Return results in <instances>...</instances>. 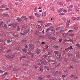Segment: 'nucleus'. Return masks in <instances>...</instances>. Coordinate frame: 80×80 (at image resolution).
<instances>
[{
    "instance_id": "obj_3",
    "label": "nucleus",
    "mask_w": 80,
    "mask_h": 80,
    "mask_svg": "<svg viewBox=\"0 0 80 80\" xmlns=\"http://www.w3.org/2000/svg\"><path fill=\"white\" fill-rule=\"evenodd\" d=\"M40 62L42 65H46L47 64L46 61L43 59H41Z\"/></svg>"
},
{
    "instance_id": "obj_23",
    "label": "nucleus",
    "mask_w": 80,
    "mask_h": 80,
    "mask_svg": "<svg viewBox=\"0 0 80 80\" xmlns=\"http://www.w3.org/2000/svg\"><path fill=\"white\" fill-rule=\"evenodd\" d=\"M51 25V23H48L46 25H45V27H50Z\"/></svg>"
},
{
    "instance_id": "obj_49",
    "label": "nucleus",
    "mask_w": 80,
    "mask_h": 80,
    "mask_svg": "<svg viewBox=\"0 0 80 80\" xmlns=\"http://www.w3.org/2000/svg\"><path fill=\"white\" fill-rule=\"evenodd\" d=\"M38 78V79H39V80H43V78H42L41 77H39Z\"/></svg>"
},
{
    "instance_id": "obj_8",
    "label": "nucleus",
    "mask_w": 80,
    "mask_h": 80,
    "mask_svg": "<svg viewBox=\"0 0 80 80\" xmlns=\"http://www.w3.org/2000/svg\"><path fill=\"white\" fill-rule=\"evenodd\" d=\"M52 74L53 75H56L58 74L57 71H53L52 72Z\"/></svg>"
},
{
    "instance_id": "obj_27",
    "label": "nucleus",
    "mask_w": 80,
    "mask_h": 80,
    "mask_svg": "<svg viewBox=\"0 0 80 80\" xmlns=\"http://www.w3.org/2000/svg\"><path fill=\"white\" fill-rule=\"evenodd\" d=\"M28 46L30 47V48H31L33 46V45L32 44H29L28 45Z\"/></svg>"
},
{
    "instance_id": "obj_52",
    "label": "nucleus",
    "mask_w": 80,
    "mask_h": 80,
    "mask_svg": "<svg viewBox=\"0 0 80 80\" xmlns=\"http://www.w3.org/2000/svg\"><path fill=\"white\" fill-rule=\"evenodd\" d=\"M3 23V21L0 22V25H2V23Z\"/></svg>"
},
{
    "instance_id": "obj_41",
    "label": "nucleus",
    "mask_w": 80,
    "mask_h": 80,
    "mask_svg": "<svg viewBox=\"0 0 80 80\" xmlns=\"http://www.w3.org/2000/svg\"><path fill=\"white\" fill-rule=\"evenodd\" d=\"M26 57H27L26 56H22L21 57V58H25Z\"/></svg>"
},
{
    "instance_id": "obj_47",
    "label": "nucleus",
    "mask_w": 80,
    "mask_h": 80,
    "mask_svg": "<svg viewBox=\"0 0 80 80\" xmlns=\"http://www.w3.org/2000/svg\"><path fill=\"white\" fill-rule=\"evenodd\" d=\"M63 40V39L62 38L61 39H59V41L60 42H62V41Z\"/></svg>"
},
{
    "instance_id": "obj_54",
    "label": "nucleus",
    "mask_w": 80,
    "mask_h": 80,
    "mask_svg": "<svg viewBox=\"0 0 80 80\" xmlns=\"http://www.w3.org/2000/svg\"><path fill=\"white\" fill-rule=\"evenodd\" d=\"M71 60L72 62H75V60L74 59H72Z\"/></svg>"
},
{
    "instance_id": "obj_1",
    "label": "nucleus",
    "mask_w": 80,
    "mask_h": 80,
    "mask_svg": "<svg viewBox=\"0 0 80 80\" xmlns=\"http://www.w3.org/2000/svg\"><path fill=\"white\" fill-rule=\"evenodd\" d=\"M54 28L53 26H52L49 28L46 29V32H48L47 34L48 35L50 36L52 34L55 33V31L53 29Z\"/></svg>"
},
{
    "instance_id": "obj_18",
    "label": "nucleus",
    "mask_w": 80,
    "mask_h": 80,
    "mask_svg": "<svg viewBox=\"0 0 80 80\" xmlns=\"http://www.w3.org/2000/svg\"><path fill=\"white\" fill-rule=\"evenodd\" d=\"M32 67L33 68H35L36 69H37V68H38V66L34 65Z\"/></svg>"
},
{
    "instance_id": "obj_30",
    "label": "nucleus",
    "mask_w": 80,
    "mask_h": 80,
    "mask_svg": "<svg viewBox=\"0 0 80 80\" xmlns=\"http://www.w3.org/2000/svg\"><path fill=\"white\" fill-rule=\"evenodd\" d=\"M35 53H36L37 54H40V51L36 50V51L35 52Z\"/></svg>"
},
{
    "instance_id": "obj_44",
    "label": "nucleus",
    "mask_w": 80,
    "mask_h": 80,
    "mask_svg": "<svg viewBox=\"0 0 80 80\" xmlns=\"http://www.w3.org/2000/svg\"><path fill=\"white\" fill-rule=\"evenodd\" d=\"M67 40L65 39L62 41V43H64L65 42H67Z\"/></svg>"
},
{
    "instance_id": "obj_42",
    "label": "nucleus",
    "mask_w": 80,
    "mask_h": 80,
    "mask_svg": "<svg viewBox=\"0 0 80 80\" xmlns=\"http://www.w3.org/2000/svg\"><path fill=\"white\" fill-rule=\"evenodd\" d=\"M64 32V30L63 29H62L60 30V33H63Z\"/></svg>"
},
{
    "instance_id": "obj_11",
    "label": "nucleus",
    "mask_w": 80,
    "mask_h": 80,
    "mask_svg": "<svg viewBox=\"0 0 80 80\" xmlns=\"http://www.w3.org/2000/svg\"><path fill=\"white\" fill-rule=\"evenodd\" d=\"M58 4L60 5H63V2H62L61 1H58L57 2Z\"/></svg>"
},
{
    "instance_id": "obj_56",
    "label": "nucleus",
    "mask_w": 80,
    "mask_h": 80,
    "mask_svg": "<svg viewBox=\"0 0 80 80\" xmlns=\"http://www.w3.org/2000/svg\"><path fill=\"white\" fill-rule=\"evenodd\" d=\"M60 27L57 28H56V30H60Z\"/></svg>"
},
{
    "instance_id": "obj_17",
    "label": "nucleus",
    "mask_w": 80,
    "mask_h": 80,
    "mask_svg": "<svg viewBox=\"0 0 80 80\" xmlns=\"http://www.w3.org/2000/svg\"><path fill=\"white\" fill-rule=\"evenodd\" d=\"M22 66L23 67H26V66H28V64H21Z\"/></svg>"
},
{
    "instance_id": "obj_12",
    "label": "nucleus",
    "mask_w": 80,
    "mask_h": 80,
    "mask_svg": "<svg viewBox=\"0 0 80 80\" xmlns=\"http://www.w3.org/2000/svg\"><path fill=\"white\" fill-rule=\"evenodd\" d=\"M8 74V72H6L3 74L1 75V77H4V76H5L6 75H7Z\"/></svg>"
},
{
    "instance_id": "obj_40",
    "label": "nucleus",
    "mask_w": 80,
    "mask_h": 80,
    "mask_svg": "<svg viewBox=\"0 0 80 80\" xmlns=\"http://www.w3.org/2000/svg\"><path fill=\"white\" fill-rule=\"evenodd\" d=\"M69 36H70L71 37H74V34H70L69 35Z\"/></svg>"
},
{
    "instance_id": "obj_20",
    "label": "nucleus",
    "mask_w": 80,
    "mask_h": 80,
    "mask_svg": "<svg viewBox=\"0 0 80 80\" xmlns=\"http://www.w3.org/2000/svg\"><path fill=\"white\" fill-rule=\"evenodd\" d=\"M11 52V49L9 48L7 50L6 52V53H9Z\"/></svg>"
},
{
    "instance_id": "obj_51",
    "label": "nucleus",
    "mask_w": 80,
    "mask_h": 80,
    "mask_svg": "<svg viewBox=\"0 0 80 80\" xmlns=\"http://www.w3.org/2000/svg\"><path fill=\"white\" fill-rule=\"evenodd\" d=\"M39 42H40V41H36L35 42V43H36V44H38V43H39Z\"/></svg>"
},
{
    "instance_id": "obj_45",
    "label": "nucleus",
    "mask_w": 80,
    "mask_h": 80,
    "mask_svg": "<svg viewBox=\"0 0 80 80\" xmlns=\"http://www.w3.org/2000/svg\"><path fill=\"white\" fill-rule=\"evenodd\" d=\"M29 18L31 20L33 19V17L32 16H29Z\"/></svg>"
},
{
    "instance_id": "obj_43",
    "label": "nucleus",
    "mask_w": 80,
    "mask_h": 80,
    "mask_svg": "<svg viewBox=\"0 0 80 80\" xmlns=\"http://www.w3.org/2000/svg\"><path fill=\"white\" fill-rule=\"evenodd\" d=\"M11 42V41H10V40L9 39L7 40V42L8 43H10Z\"/></svg>"
},
{
    "instance_id": "obj_9",
    "label": "nucleus",
    "mask_w": 80,
    "mask_h": 80,
    "mask_svg": "<svg viewBox=\"0 0 80 80\" xmlns=\"http://www.w3.org/2000/svg\"><path fill=\"white\" fill-rule=\"evenodd\" d=\"M29 32H30V29H28L27 30H24V32L26 33V34H27V33H28Z\"/></svg>"
},
{
    "instance_id": "obj_6",
    "label": "nucleus",
    "mask_w": 80,
    "mask_h": 80,
    "mask_svg": "<svg viewBox=\"0 0 80 80\" xmlns=\"http://www.w3.org/2000/svg\"><path fill=\"white\" fill-rule=\"evenodd\" d=\"M12 28H15V27L17 26L18 24L17 23H12Z\"/></svg>"
},
{
    "instance_id": "obj_46",
    "label": "nucleus",
    "mask_w": 80,
    "mask_h": 80,
    "mask_svg": "<svg viewBox=\"0 0 80 80\" xmlns=\"http://www.w3.org/2000/svg\"><path fill=\"white\" fill-rule=\"evenodd\" d=\"M62 20H63L64 21H65V20H67V19L65 18H62Z\"/></svg>"
},
{
    "instance_id": "obj_33",
    "label": "nucleus",
    "mask_w": 80,
    "mask_h": 80,
    "mask_svg": "<svg viewBox=\"0 0 80 80\" xmlns=\"http://www.w3.org/2000/svg\"><path fill=\"white\" fill-rule=\"evenodd\" d=\"M2 15H3V16H4V17H8V14H3Z\"/></svg>"
},
{
    "instance_id": "obj_63",
    "label": "nucleus",
    "mask_w": 80,
    "mask_h": 80,
    "mask_svg": "<svg viewBox=\"0 0 80 80\" xmlns=\"http://www.w3.org/2000/svg\"><path fill=\"white\" fill-rule=\"evenodd\" d=\"M3 11H4V10L3 9H0V11L1 12H3Z\"/></svg>"
},
{
    "instance_id": "obj_59",
    "label": "nucleus",
    "mask_w": 80,
    "mask_h": 80,
    "mask_svg": "<svg viewBox=\"0 0 80 80\" xmlns=\"http://www.w3.org/2000/svg\"><path fill=\"white\" fill-rule=\"evenodd\" d=\"M62 35L63 37H65L66 36L65 35V33H63L62 34Z\"/></svg>"
},
{
    "instance_id": "obj_35",
    "label": "nucleus",
    "mask_w": 80,
    "mask_h": 80,
    "mask_svg": "<svg viewBox=\"0 0 80 80\" xmlns=\"http://www.w3.org/2000/svg\"><path fill=\"white\" fill-rule=\"evenodd\" d=\"M68 48H69V50H72V49H73V48H72V46H70V47H68Z\"/></svg>"
},
{
    "instance_id": "obj_28",
    "label": "nucleus",
    "mask_w": 80,
    "mask_h": 80,
    "mask_svg": "<svg viewBox=\"0 0 80 80\" xmlns=\"http://www.w3.org/2000/svg\"><path fill=\"white\" fill-rule=\"evenodd\" d=\"M53 65H55V67H57V62H55L54 63H53Z\"/></svg>"
},
{
    "instance_id": "obj_24",
    "label": "nucleus",
    "mask_w": 80,
    "mask_h": 80,
    "mask_svg": "<svg viewBox=\"0 0 80 80\" xmlns=\"http://www.w3.org/2000/svg\"><path fill=\"white\" fill-rule=\"evenodd\" d=\"M63 11V9L62 8H61L59 10H58V12L59 13H61Z\"/></svg>"
},
{
    "instance_id": "obj_58",
    "label": "nucleus",
    "mask_w": 80,
    "mask_h": 80,
    "mask_svg": "<svg viewBox=\"0 0 80 80\" xmlns=\"http://www.w3.org/2000/svg\"><path fill=\"white\" fill-rule=\"evenodd\" d=\"M43 57H44V58H46L47 57V56H46V55H44L43 56Z\"/></svg>"
},
{
    "instance_id": "obj_48",
    "label": "nucleus",
    "mask_w": 80,
    "mask_h": 80,
    "mask_svg": "<svg viewBox=\"0 0 80 80\" xmlns=\"http://www.w3.org/2000/svg\"><path fill=\"white\" fill-rule=\"evenodd\" d=\"M65 77H66V75L65 74L62 75V77L63 78H65Z\"/></svg>"
},
{
    "instance_id": "obj_36",
    "label": "nucleus",
    "mask_w": 80,
    "mask_h": 80,
    "mask_svg": "<svg viewBox=\"0 0 80 80\" xmlns=\"http://www.w3.org/2000/svg\"><path fill=\"white\" fill-rule=\"evenodd\" d=\"M32 49V50H34V49H35V46L34 45H33V46H32L31 48Z\"/></svg>"
},
{
    "instance_id": "obj_10",
    "label": "nucleus",
    "mask_w": 80,
    "mask_h": 80,
    "mask_svg": "<svg viewBox=\"0 0 80 80\" xmlns=\"http://www.w3.org/2000/svg\"><path fill=\"white\" fill-rule=\"evenodd\" d=\"M16 20H17V22H22V20H23L21 18H20L17 19Z\"/></svg>"
},
{
    "instance_id": "obj_39",
    "label": "nucleus",
    "mask_w": 80,
    "mask_h": 80,
    "mask_svg": "<svg viewBox=\"0 0 80 80\" xmlns=\"http://www.w3.org/2000/svg\"><path fill=\"white\" fill-rule=\"evenodd\" d=\"M40 71L41 72H43V68L41 67L40 68Z\"/></svg>"
},
{
    "instance_id": "obj_2",
    "label": "nucleus",
    "mask_w": 80,
    "mask_h": 80,
    "mask_svg": "<svg viewBox=\"0 0 80 80\" xmlns=\"http://www.w3.org/2000/svg\"><path fill=\"white\" fill-rule=\"evenodd\" d=\"M27 54L28 55H30L31 56V57L32 58H33V56H34V53L31 52L30 51H29L27 53Z\"/></svg>"
},
{
    "instance_id": "obj_29",
    "label": "nucleus",
    "mask_w": 80,
    "mask_h": 80,
    "mask_svg": "<svg viewBox=\"0 0 80 80\" xmlns=\"http://www.w3.org/2000/svg\"><path fill=\"white\" fill-rule=\"evenodd\" d=\"M14 71H17L18 70V68H13Z\"/></svg>"
},
{
    "instance_id": "obj_31",
    "label": "nucleus",
    "mask_w": 80,
    "mask_h": 80,
    "mask_svg": "<svg viewBox=\"0 0 80 80\" xmlns=\"http://www.w3.org/2000/svg\"><path fill=\"white\" fill-rule=\"evenodd\" d=\"M22 51L23 52H27V49H23L22 50Z\"/></svg>"
},
{
    "instance_id": "obj_62",
    "label": "nucleus",
    "mask_w": 80,
    "mask_h": 80,
    "mask_svg": "<svg viewBox=\"0 0 80 80\" xmlns=\"http://www.w3.org/2000/svg\"><path fill=\"white\" fill-rule=\"evenodd\" d=\"M40 49L38 48H37L36 49L37 51H40Z\"/></svg>"
},
{
    "instance_id": "obj_55",
    "label": "nucleus",
    "mask_w": 80,
    "mask_h": 80,
    "mask_svg": "<svg viewBox=\"0 0 80 80\" xmlns=\"http://www.w3.org/2000/svg\"><path fill=\"white\" fill-rule=\"evenodd\" d=\"M36 17H38V18H39L40 17V15H39L38 14V15H36Z\"/></svg>"
},
{
    "instance_id": "obj_19",
    "label": "nucleus",
    "mask_w": 80,
    "mask_h": 80,
    "mask_svg": "<svg viewBox=\"0 0 80 80\" xmlns=\"http://www.w3.org/2000/svg\"><path fill=\"white\" fill-rule=\"evenodd\" d=\"M35 33L36 35H38L40 34V32L39 31H37L35 32Z\"/></svg>"
},
{
    "instance_id": "obj_16",
    "label": "nucleus",
    "mask_w": 80,
    "mask_h": 80,
    "mask_svg": "<svg viewBox=\"0 0 80 80\" xmlns=\"http://www.w3.org/2000/svg\"><path fill=\"white\" fill-rule=\"evenodd\" d=\"M36 27L37 28L40 29V28H42V27L38 25H37L36 26Z\"/></svg>"
},
{
    "instance_id": "obj_21",
    "label": "nucleus",
    "mask_w": 80,
    "mask_h": 80,
    "mask_svg": "<svg viewBox=\"0 0 80 80\" xmlns=\"http://www.w3.org/2000/svg\"><path fill=\"white\" fill-rule=\"evenodd\" d=\"M75 8L76 12H77V11H78L79 10V8H78L77 6H76L75 7Z\"/></svg>"
},
{
    "instance_id": "obj_13",
    "label": "nucleus",
    "mask_w": 80,
    "mask_h": 80,
    "mask_svg": "<svg viewBox=\"0 0 80 80\" xmlns=\"http://www.w3.org/2000/svg\"><path fill=\"white\" fill-rule=\"evenodd\" d=\"M27 27L25 26H23L22 27V30H25L26 29H27Z\"/></svg>"
},
{
    "instance_id": "obj_5",
    "label": "nucleus",
    "mask_w": 80,
    "mask_h": 80,
    "mask_svg": "<svg viewBox=\"0 0 80 80\" xmlns=\"http://www.w3.org/2000/svg\"><path fill=\"white\" fill-rule=\"evenodd\" d=\"M15 57V56L13 55H10L9 54L7 55L6 57L8 58H13Z\"/></svg>"
},
{
    "instance_id": "obj_14",
    "label": "nucleus",
    "mask_w": 80,
    "mask_h": 80,
    "mask_svg": "<svg viewBox=\"0 0 80 80\" xmlns=\"http://www.w3.org/2000/svg\"><path fill=\"white\" fill-rule=\"evenodd\" d=\"M38 22V23H40V25L41 26H42L43 25V23L42 21H39Z\"/></svg>"
},
{
    "instance_id": "obj_64",
    "label": "nucleus",
    "mask_w": 80,
    "mask_h": 80,
    "mask_svg": "<svg viewBox=\"0 0 80 80\" xmlns=\"http://www.w3.org/2000/svg\"><path fill=\"white\" fill-rule=\"evenodd\" d=\"M75 53L76 54H77V53H79V51H77L75 52Z\"/></svg>"
},
{
    "instance_id": "obj_37",
    "label": "nucleus",
    "mask_w": 80,
    "mask_h": 80,
    "mask_svg": "<svg viewBox=\"0 0 80 80\" xmlns=\"http://www.w3.org/2000/svg\"><path fill=\"white\" fill-rule=\"evenodd\" d=\"M4 27H5V28H7V24L5 23H4Z\"/></svg>"
},
{
    "instance_id": "obj_53",
    "label": "nucleus",
    "mask_w": 80,
    "mask_h": 80,
    "mask_svg": "<svg viewBox=\"0 0 80 80\" xmlns=\"http://www.w3.org/2000/svg\"><path fill=\"white\" fill-rule=\"evenodd\" d=\"M74 28L75 30H77V29L78 28V27H77V26H75L74 27Z\"/></svg>"
},
{
    "instance_id": "obj_25",
    "label": "nucleus",
    "mask_w": 80,
    "mask_h": 80,
    "mask_svg": "<svg viewBox=\"0 0 80 80\" xmlns=\"http://www.w3.org/2000/svg\"><path fill=\"white\" fill-rule=\"evenodd\" d=\"M53 47L55 48H59V47L58 45H54Z\"/></svg>"
},
{
    "instance_id": "obj_22",
    "label": "nucleus",
    "mask_w": 80,
    "mask_h": 80,
    "mask_svg": "<svg viewBox=\"0 0 80 80\" xmlns=\"http://www.w3.org/2000/svg\"><path fill=\"white\" fill-rule=\"evenodd\" d=\"M42 17H45L47 15V13L45 12H44L42 14Z\"/></svg>"
},
{
    "instance_id": "obj_38",
    "label": "nucleus",
    "mask_w": 80,
    "mask_h": 80,
    "mask_svg": "<svg viewBox=\"0 0 80 80\" xmlns=\"http://www.w3.org/2000/svg\"><path fill=\"white\" fill-rule=\"evenodd\" d=\"M48 55L49 56H51L52 55V53L50 52H48Z\"/></svg>"
},
{
    "instance_id": "obj_4",
    "label": "nucleus",
    "mask_w": 80,
    "mask_h": 80,
    "mask_svg": "<svg viewBox=\"0 0 80 80\" xmlns=\"http://www.w3.org/2000/svg\"><path fill=\"white\" fill-rule=\"evenodd\" d=\"M57 58L58 60H61L62 59L61 55L60 54H58L57 56Z\"/></svg>"
},
{
    "instance_id": "obj_61",
    "label": "nucleus",
    "mask_w": 80,
    "mask_h": 80,
    "mask_svg": "<svg viewBox=\"0 0 80 80\" xmlns=\"http://www.w3.org/2000/svg\"><path fill=\"white\" fill-rule=\"evenodd\" d=\"M77 19L78 20H80V17H78L77 18Z\"/></svg>"
},
{
    "instance_id": "obj_32",
    "label": "nucleus",
    "mask_w": 80,
    "mask_h": 80,
    "mask_svg": "<svg viewBox=\"0 0 80 80\" xmlns=\"http://www.w3.org/2000/svg\"><path fill=\"white\" fill-rule=\"evenodd\" d=\"M68 57H72V54L70 53H68Z\"/></svg>"
},
{
    "instance_id": "obj_50",
    "label": "nucleus",
    "mask_w": 80,
    "mask_h": 80,
    "mask_svg": "<svg viewBox=\"0 0 80 80\" xmlns=\"http://www.w3.org/2000/svg\"><path fill=\"white\" fill-rule=\"evenodd\" d=\"M38 37H40L41 38H44V37H45L44 36H38Z\"/></svg>"
},
{
    "instance_id": "obj_15",
    "label": "nucleus",
    "mask_w": 80,
    "mask_h": 80,
    "mask_svg": "<svg viewBox=\"0 0 80 80\" xmlns=\"http://www.w3.org/2000/svg\"><path fill=\"white\" fill-rule=\"evenodd\" d=\"M70 21L68 20L66 23V25L67 27H68L70 25Z\"/></svg>"
},
{
    "instance_id": "obj_34",
    "label": "nucleus",
    "mask_w": 80,
    "mask_h": 80,
    "mask_svg": "<svg viewBox=\"0 0 80 80\" xmlns=\"http://www.w3.org/2000/svg\"><path fill=\"white\" fill-rule=\"evenodd\" d=\"M54 54H58L59 53V52L58 51H54Z\"/></svg>"
},
{
    "instance_id": "obj_57",
    "label": "nucleus",
    "mask_w": 80,
    "mask_h": 80,
    "mask_svg": "<svg viewBox=\"0 0 80 80\" xmlns=\"http://www.w3.org/2000/svg\"><path fill=\"white\" fill-rule=\"evenodd\" d=\"M51 10H52V11H54V10H55V8H51Z\"/></svg>"
},
{
    "instance_id": "obj_7",
    "label": "nucleus",
    "mask_w": 80,
    "mask_h": 80,
    "mask_svg": "<svg viewBox=\"0 0 80 80\" xmlns=\"http://www.w3.org/2000/svg\"><path fill=\"white\" fill-rule=\"evenodd\" d=\"M70 77L71 78H74V79H78V77H75V75H72L70 76Z\"/></svg>"
},
{
    "instance_id": "obj_26",
    "label": "nucleus",
    "mask_w": 80,
    "mask_h": 80,
    "mask_svg": "<svg viewBox=\"0 0 80 80\" xmlns=\"http://www.w3.org/2000/svg\"><path fill=\"white\" fill-rule=\"evenodd\" d=\"M50 38L52 40H55L56 39V38L55 37H50Z\"/></svg>"
},
{
    "instance_id": "obj_60",
    "label": "nucleus",
    "mask_w": 80,
    "mask_h": 80,
    "mask_svg": "<svg viewBox=\"0 0 80 80\" xmlns=\"http://www.w3.org/2000/svg\"><path fill=\"white\" fill-rule=\"evenodd\" d=\"M21 18H26V16H22L21 17Z\"/></svg>"
}]
</instances>
